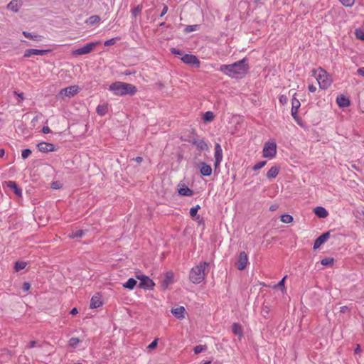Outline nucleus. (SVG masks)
I'll list each match as a JSON object with an SVG mask.
<instances>
[{"mask_svg":"<svg viewBox=\"0 0 364 364\" xmlns=\"http://www.w3.org/2000/svg\"><path fill=\"white\" fill-rule=\"evenodd\" d=\"M31 153H32V151L30 149H26L23 150L22 153H21L22 159H27L31 154Z\"/></svg>","mask_w":364,"mask_h":364,"instance_id":"37998d69","label":"nucleus"},{"mask_svg":"<svg viewBox=\"0 0 364 364\" xmlns=\"http://www.w3.org/2000/svg\"><path fill=\"white\" fill-rule=\"evenodd\" d=\"M308 89L310 92H314L316 90V87L314 85H309Z\"/></svg>","mask_w":364,"mask_h":364,"instance_id":"bf43d9fd","label":"nucleus"},{"mask_svg":"<svg viewBox=\"0 0 364 364\" xmlns=\"http://www.w3.org/2000/svg\"><path fill=\"white\" fill-rule=\"evenodd\" d=\"M333 258L326 257L321 259V263L324 266H331L333 264Z\"/></svg>","mask_w":364,"mask_h":364,"instance_id":"c9c22d12","label":"nucleus"},{"mask_svg":"<svg viewBox=\"0 0 364 364\" xmlns=\"http://www.w3.org/2000/svg\"><path fill=\"white\" fill-rule=\"evenodd\" d=\"M142 10V5H138L132 10V14L134 17H136L139 15Z\"/></svg>","mask_w":364,"mask_h":364,"instance_id":"4c0bfd02","label":"nucleus"},{"mask_svg":"<svg viewBox=\"0 0 364 364\" xmlns=\"http://www.w3.org/2000/svg\"><path fill=\"white\" fill-rule=\"evenodd\" d=\"M158 344V338L154 339L147 347L149 350H153L156 348Z\"/></svg>","mask_w":364,"mask_h":364,"instance_id":"de8ad7c7","label":"nucleus"},{"mask_svg":"<svg viewBox=\"0 0 364 364\" xmlns=\"http://www.w3.org/2000/svg\"><path fill=\"white\" fill-rule=\"evenodd\" d=\"M277 154V144L274 140L268 141L265 143L263 148V156L266 158H273Z\"/></svg>","mask_w":364,"mask_h":364,"instance_id":"39448f33","label":"nucleus"},{"mask_svg":"<svg viewBox=\"0 0 364 364\" xmlns=\"http://www.w3.org/2000/svg\"><path fill=\"white\" fill-rule=\"evenodd\" d=\"M330 237V232H326L323 233L321 235H320L318 237L316 238L314 243V249H318L320 247L321 245H322L324 242H326L328 239Z\"/></svg>","mask_w":364,"mask_h":364,"instance_id":"4468645a","label":"nucleus"},{"mask_svg":"<svg viewBox=\"0 0 364 364\" xmlns=\"http://www.w3.org/2000/svg\"><path fill=\"white\" fill-rule=\"evenodd\" d=\"M200 208L199 205H196L195 207H193L190 210V215L191 218H194L197 216V213L198 210Z\"/></svg>","mask_w":364,"mask_h":364,"instance_id":"58836bf2","label":"nucleus"},{"mask_svg":"<svg viewBox=\"0 0 364 364\" xmlns=\"http://www.w3.org/2000/svg\"><path fill=\"white\" fill-rule=\"evenodd\" d=\"M191 143L193 145H195L197 147V149L200 151L208 149V146L207 143L204 140L200 139L199 138H193V140L191 141Z\"/></svg>","mask_w":364,"mask_h":364,"instance_id":"2eb2a0df","label":"nucleus"},{"mask_svg":"<svg viewBox=\"0 0 364 364\" xmlns=\"http://www.w3.org/2000/svg\"><path fill=\"white\" fill-rule=\"evenodd\" d=\"M312 72L321 89H327L331 85V79L326 70L320 68L318 70H313Z\"/></svg>","mask_w":364,"mask_h":364,"instance_id":"20e7f679","label":"nucleus"},{"mask_svg":"<svg viewBox=\"0 0 364 364\" xmlns=\"http://www.w3.org/2000/svg\"><path fill=\"white\" fill-rule=\"evenodd\" d=\"M173 282V273L172 272H166L164 276V278L162 281V287L164 288H167Z\"/></svg>","mask_w":364,"mask_h":364,"instance_id":"f3484780","label":"nucleus"},{"mask_svg":"<svg viewBox=\"0 0 364 364\" xmlns=\"http://www.w3.org/2000/svg\"><path fill=\"white\" fill-rule=\"evenodd\" d=\"M30 287H31V285H30V284L28 282H24L23 284V289L24 291H28Z\"/></svg>","mask_w":364,"mask_h":364,"instance_id":"864d4df0","label":"nucleus"},{"mask_svg":"<svg viewBox=\"0 0 364 364\" xmlns=\"http://www.w3.org/2000/svg\"><path fill=\"white\" fill-rule=\"evenodd\" d=\"M186 309L183 306H179L176 309H171V313L178 319L183 318L185 317Z\"/></svg>","mask_w":364,"mask_h":364,"instance_id":"412c9836","label":"nucleus"},{"mask_svg":"<svg viewBox=\"0 0 364 364\" xmlns=\"http://www.w3.org/2000/svg\"><path fill=\"white\" fill-rule=\"evenodd\" d=\"M109 90L113 91L115 95L119 96L126 95H133L137 91L134 85L119 81L112 83L109 85Z\"/></svg>","mask_w":364,"mask_h":364,"instance_id":"f03ea898","label":"nucleus"},{"mask_svg":"<svg viewBox=\"0 0 364 364\" xmlns=\"http://www.w3.org/2000/svg\"><path fill=\"white\" fill-rule=\"evenodd\" d=\"M18 97H19L21 100H23V93L18 94Z\"/></svg>","mask_w":364,"mask_h":364,"instance_id":"774afa93","label":"nucleus"},{"mask_svg":"<svg viewBox=\"0 0 364 364\" xmlns=\"http://www.w3.org/2000/svg\"><path fill=\"white\" fill-rule=\"evenodd\" d=\"M38 149L43 153L55 151L54 144L48 142H41L37 145Z\"/></svg>","mask_w":364,"mask_h":364,"instance_id":"f8f14e48","label":"nucleus"},{"mask_svg":"<svg viewBox=\"0 0 364 364\" xmlns=\"http://www.w3.org/2000/svg\"><path fill=\"white\" fill-rule=\"evenodd\" d=\"M26 266V262L23 261H18L15 263L14 269L16 272H18L21 269H23Z\"/></svg>","mask_w":364,"mask_h":364,"instance_id":"473e14b6","label":"nucleus"},{"mask_svg":"<svg viewBox=\"0 0 364 364\" xmlns=\"http://www.w3.org/2000/svg\"><path fill=\"white\" fill-rule=\"evenodd\" d=\"M23 35L29 39L33 40V41H41V36L38 35H33L31 33L23 31Z\"/></svg>","mask_w":364,"mask_h":364,"instance_id":"7c9ffc66","label":"nucleus"},{"mask_svg":"<svg viewBox=\"0 0 364 364\" xmlns=\"http://www.w3.org/2000/svg\"><path fill=\"white\" fill-rule=\"evenodd\" d=\"M208 265V262H202L193 267L189 274L190 280L193 284H200L205 279V269Z\"/></svg>","mask_w":364,"mask_h":364,"instance_id":"7ed1b4c3","label":"nucleus"},{"mask_svg":"<svg viewBox=\"0 0 364 364\" xmlns=\"http://www.w3.org/2000/svg\"><path fill=\"white\" fill-rule=\"evenodd\" d=\"M108 111V105L102 104L97 107L96 112L100 116H105Z\"/></svg>","mask_w":364,"mask_h":364,"instance_id":"393cba45","label":"nucleus"},{"mask_svg":"<svg viewBox=\"0 0 364 364\" xmlns=\"http://www.w3.org/2000/svg\"><path fill=\"white\" fill-rule=\"evenodd\" d=\"M136 284V280L134 278H130L127 282L123 284V287L128 289H133Z\"/></svg>","mask_w":364,"mask_h":364,"instance_id":"c85d7f7f","label":"nucleus"},{"mask_svg":"<svg viewBox=\"0 0 364 364\" xmlns=\"http://www.w3.org/2000/svg\"><path fill=\"white\" fill-rule=\"evenodd\" d=\"M215 162H214V169L216 171L220 167V164L223 160V149L220 144L216 143L215 144Z\"/></svg>","mask_w":364,"mask_h":364,"instance_id":"6e6552de","label":"nucleus"},{"mask_svg":"<svg viewBox=\"0 0 364 364\" xmlns=\"http://www.w3.org/2000/svg\"><path fill=\"white\" fill-rule=\"evenodd\" d=\"M336 102L340 107H347L350 105L349 99L343 95L337 97Z\"/></svg>","mask_w":364,"mask_h":364,"instance_id":"6ab92c4d","label":"nucleus"},{"mask_svg":"<svg viewBox=\"0 0 364 364\" xmlns=\"http://www.w3.org/2000/svg\"><path fill=\"white\" fill-rule=\"evenodd\" d=\"M266 164H267V161H259V162H258L257 164H256L253 166L252 169H253L254 171H258V170H259L260 168H262V167H264V166L266 165Z\"/></svg>","mask_w":364,"mask_h":364,"instance_id":"79ce46f5","label":"nucleus"},{"mask_svg":"<svg viewBox=\"0 0 364 364\" xmlns=\"http://www.w3.org/2000/svg\"><path fill=\"white\" fill-rule=\"evenodd\" d=\"M78 86L72 85L60 90L59 95L61 96H65L68 97H73L78 92Z\"/></svg>","mask_w":364,"mask_h":364,"instance_id":"9d476101","label":"nucleus"},{"mask_svg":"<svg viewBox=\"0 0 364 364\" xmlns=\"http://www.w3.org/2000/svg\"><path fill=\"white\" fill-rule=\"evenodd\" d=\"M5 183L6 184L7 187L10 188L11 189H12L14 191V193L16 196H21V194H22L21 189L18 187L16 182L12 181H6Z\"/></svg>","mask_w":364,"mask_h":364,"instance_id":"aec40b11","label":"nucleus"},{"mask_svg":"<svg viewBox=\"0 0 364 364\" xmlns=\"http://www.w3.org/2000/svg\"><path fill=\"white\" fill-rule=\"evenodd\" d=\"M116 39H117V38H114L109 39V40H107V41H106L105 42L104 45L105 46H112V45H114L116 43Z\"/></svg>","mask_w":364,"mask_h":364,"instance_id":"09e8293b","label":"nucleus"},{"mask_svg":"<svg viewBox=\"0 0 364 364\" xmlns=\"http://www.w3.org/2000/svg\"><path fill=\"white\" fill-rule=\"evenodd\" d=\"M136 279L140 281L139 287L144 289H152L154 287V282L147 276L139 274L136 276Z\"/></svg>","mask_w":364,"mask_h":364,"instance_id":"423d86ee","label":"nucleus"},{"mask_svg":"<svg viewBox=\"0 0 364 364\" xmlns=\"http://www.w3.org/2000/svg\"><path fill=\"white\" fill-rule=\"evenodd\" d=\"M314 213L318 217V218H325L328 216V211L323 208V207H321V206H318V207H316L315 209H314Z\"/></svg>","mask_w":364,"mask_h":364,"instance_id":"5701e85b","label":"nucleus"},{"mask_svg":"<svg viewBox=\"0 0 364 364\" xmlns=\"http://www.w3.org/2000/svg\"><path fill=\"white\" fill-rule=\"evenodd\" d=\"M181 60L187 65H194L196 68L200 67V63L198 58L194 55L185 54L182 56Z\"/></svg>","mask_w":364,"mask_h":364,"instance_id":"1a4fd4ad","label":"nucleus"},{"mask_svg":"<svg viewBox=\"0 0 364 364\" xmlns=\"http://www.w3.org/2000/svg\"><path fill=\"white\" fill-rule=\"evenodd\" d=\"M199 28V26L196 24V25H191V26H187L186 28H185V31L186 33H190V32H192V31H197Z\"/></svg>","mask_w":364,"mask_h":364,"instance_id":"a19ab883","label":"nucleus"},{"mask_svg":"<svg viewBox=\"0 0 364 364\" xmlns=\"http://www.w3.org/2000/svg\"><path fill=\"white\" fill-rule=\"evenodd\" d=\"M200 169V173L203 176H210L212 174V168L210 165L205 162H200L198 164Z\"/></svg>","mask_w":364,"mask_h":364,"instance_id":"ddd939ff","label":"nucleus"},{"mask_svg":"<svg viewBox=\"0 0 364 364\" xmlns=\"http://www.w3.org/2000/svg\"><path fill=\"white\" fill-rule=\"evenodd\" d=\"M101 18L99 16L97 15H93V16H91L90 18H88L85 23H87V24H90V25H94L95 23H97L100 21Z\"/></svg>","mask_w":364,"mask_h":364,"instance_id":"c756f323","label":"nucleus"},{"mask_svg":"<svg viewBox=\"0 0 364 364\" xmlns=\"http://www.w3.org/2000/svg\"><path fill=\"white\" fill-rule=\"evenodd\" d=\"M248 263V257L245 252H241L238 257L237 267L239 270H243L246 268Z\"/></svg>","mask_w":364,"mask_h":364,"instance_id":"9b49d317","label":"nucleus"},{"mask_svg":"<svg viewBox=\"0 0 364 364\" xmlns=\"http://www.w3.org/2000/svg\"><path fill=\"white\" fill-rule=\"evenodd\" d=\"M100 44V42H91L87 43L83 47H81L73 51V55H80L90 53L91 51L94 50V48Z\"/></svg>","mask_w":364,"mask_h":364,"instance_id":"0eeeda50","label":"nucleus"},{"mask_svg":"<svg viewBox=\"0 0 364 364\" xmlns=\"http://www.w3.org/2000/svg\"><path fill=\"white\" fill-rule=\"evenodd\" d=\"M300 107V102L295 97L292 99L291 102V115L294 119L297 118L298 109Z\"/></svg>","mask_w":364,"mask_h":364,"instance_id":"a211bd4d","label":"nucleus"},{"mask_svg":"<svg viewBox=\"0 0 364 364\" xmlns=\"http://www.w3.org/2000/svg\"><path fill=\"white\" fill-rule=\"evenodd\" d=\"M355 35L358 38L363 40L364 41V33L362 31H356Z\"/></svg>","mask_w":364,"mask_h":364,"instance_id":"8fccbe9b","label":"nucleus"},{"mask_svg":"<svg viewBox=\"0 0 364 364\" xmlns=\"http://www.w3.org/2000/svg\"><path fill=\"white\" fill-rule=\"evenodd\" d=\"M171 53H173V54H175V55H183V51L179 50H178V49H176V48H171Z\"/></svg>","mask_w":364,"mask_h":364,"instance_id":"3c124183","label":"nucleus"},{"mask_svg":"<svg viewBox=\"0 0 364 364\" xmlns=\"http://www.w3.org/2000/svg\"><path fill=\"white\" fill-rule=\"evenodd\" d=\"M134 160L136 161L137 163L140 164L143 161V159L141 156H137L135 159H134Z\"/></svg>","mask_w":364,"mask_h":364,"instance_id":"0e129e2a","label":"nucleus"},{"mask_svg":"<svg viewBox=\"0 0 364 364\" xmlns=\"http://www.w3.org/2000/svg\"><path fill=\"white\" fill-rule=\"evenodd\" d=\"M102 302L100 299V297L97 295H95L91 299L90 307L91 309H96L102 306Z\"/></svg>","mask_w":364,"mask_h":364,"instance_id":"4be33fe9","label":"nucleus"},{"mask_svg":"<svg viewBox=\"0 0 364 364\" xmlns=\"http://www.w3.org/2000/svg\"><path fill=\"white\" fill-rule=\"evenodd\" d=\"M85 235V232L82 230H76L69 235L70 238L82 237Z\"/></svg>","mask_w":364,"mask_h":364,"instance_id":"72a5a7b5","label":"nucleus"},{"mask_svg":"<svg viewBox=\"0 0 364 364\" xmlns=\"http://www.w3.org/2000/svg\"><path fill=\"white\" fill-rule=\"evenodd\" d=\"M279 167L274 166H272L267 173V177L269 179L274 178L279 173Z\"/></svg>","mask_w":364,"mask_h":364,"instance_id":"b1692460","label":"nucleus"},{"mask_svg":"<svg viewBox=\"0 0 364 364\" xmlns=\"http://www.w3.org/2000/svg\"><path fill=\"white\" fill-rule=\"evenodd\" d=\"M36 341H31L29 343L28 346H29V348H34L36 346Z\"/></svg>","mask_w":364,"mask_h":364,"instance_id":"680f3d73","label":"nucleus"},{"mask_svg":"<svg viewBox=\"0 0 364 364\" xmlns=\"http://www.w3.org/2000/svg\"><path fill=\"white\" fill-rule=\"evenodd\" d=\"M70 314H72V315H75V314H77L78 313V310H77V308H75H75H73V309L70 311Z\"/></svg>","mask_w":364,"mask_h":364,"instance_id":"e2e57ef3","label":"nucleus"},{"mask_svg":"<svg viewBox=\"0 0 364 364\" xmlns=\"http://www.w3.org/2000/svg\"><path fill=\"white\" fill-rule=\"evenodd\" d=\"M269 311H270L269 306L266 305L265 304H264L263 307H262V315L264 317H266L267 315L269 314Z\"/></svg>","mask_w":364,"mask_h":364,"instance_id":"49530a36","label":"nucleus"},{"mask_svg":"<svg viewBox=\"0 0 364 364\" xmlns=\"http://www.w3.org/2000/svg\"><path fill=\"white\" fill-rule=\"evenodd\" d=\"M347 311H348V307L346 306H343L340 308V311L341 313H346Z\"/></svg>","mask_w":364,"mask_h":364,"instance_id":"052dcab7","label":"nucleus"},{"mask_svg":"<svg viewBox=\"0 0 364 364\" xmlns=\"http://www.w3.org/2000/svg\"><path fill=\"white\" fill-rule=\"evenodd\" d=\"M232 331L235 335L239 336L240 337L242 336V329L240 324L234 323L232 326Z\"/></svg>","mask_w":364,"mask_h":364,"instance_id":"a878e982","label":"nucleus"},{"mask_svg":"<svg viewBox=\"0 0 364 364\" xmlns=\"http://www.w3.org/2000/svg\"><path fill=\"white\" fill-rule=\"evenodd\" d=\"M178 193L184 196H191L193 194V191L188 187L184 186L178 189Z\"/></svg>","mask_w":364,"mask_h":364,"instance_id":"cd10ccee","label":"nucleus"},{"mask_svg":"<svg viewBox=\"0 0 364 364\" xmlns=\"http://www.w3.org/2000/svg\"><path fill=\"white\" fill-rule=\"evenodd\" d=\"M287 97L284 95H281L279 97V102L282 103V104H286L287 102Z\"/></svg>","mask_w":364,"mask_h":364,"instance_id":"603ef678","label":"nucleus"},{"mask_svg":"<svg viewBox=\"0 0 364 364\" xmlns=\"http://www.w3.org/2000/svg\"><path fill=\"white\" fill-rule=\"evenodd\" d=\"M286 278H287V276L284 277L283 279L281 281H279L277 285L274 286V288L279 287L282 289V291H284L285 289L284 282H285Z\"/></svg>","mask_w":364,"mask_h":364,"instance_id":"c03bdc74","label":"nucleus"},{"mask_svg":"<svg viewBox=\"0 0 364 364\" xmlns=\"http://www.w3.org/2000/svg\"><path fill=\"white\" fill-rule=\"evenodd\" d=\"M357 73L358 74L364 77V67L358 68Z\"/></svg>","mask_w":364,"mask_h":364,"instance_id":"4d7b16f0","label":"nucleus"},{"mask_svg":"<svg viewBox=\"0 0 364 364\" xmlns=\"http://www.w3.org/2000/svg\"><path fill=\"white\" fill-rule=\"evenodd\" d=\"M203 119L204 122H211L214 119V114L212 112L208 111L204 114Z\"/></svg>","mask_w":364,"mask_h":364,"instance_id":"2f4dec72","label":"nucleus"},{"mask_svg":"<svg viewBox=\"0 0 364 364\" xmlns=\"http://www.w3.org/2000/svg\"><path fill=\"white\" fill-rule=\"evenodd\" d=\"M4 154V150L2 149H0V157H2Z\"/></svg>","mask_w":364,"mask_h":364,"instance_id":"338daca9","label":"nucleus"},{"mask_svg":"<svg viewBox=\"0 0 364 364\" xmlns=\"http://www.w3.org/2000/svg\"><path fill=\"white\" fill-rule=\"evenodd\" d=\"M167 11H168V6L164 5L160 16L161 17L164 16L167 13Z\"/></svg>","mask_w":364,"mask_h":364,"instance_id":"13d9d810","label":"nucleus"},{"mask_svg":"<svg viewBox=\"0 0 364 364\" xmlns=\"http://www.w3.org/2000/svg\"><path fill=\"white\" fill-rule=\"evenodd\" d=\"M51 187L53 189H59L60 188L58 182H53L51 184Z\"/></svg>","mask_w":364,"mask_h":364,"instance_id":"5fc2aeb1","label":"nucleus"},{"mask_svg":"<svg viewBox=\"0 0 364 364\" xmlns=\"http://www.w3.org/2000/svg\"><path fill=\"white\" fill-rule=\"evenodd\" d=\"M48 52V50H38V49H33V48L27 49L25 51L23 57L24 58H29V57H31L32 55H44L46 53H47Z\"/></svg>","mask_w":364,"mask_h":364,"instance_id":"dca6fc26","label":"nucleus"},{"mask_svg":"<svg viewBox=\"0 0 364 364\" xmlns=\"http://www.w3.org/2000/svg\"><path fill=\"white\" fill-rule=\"evenodd\" d=\"M42 132H43V134H48V133H50V128H49L48 127L45 126V127H43V129H42Z\"/></svg>","mask_w":364,"mask_h":364,"instance_id":"6e6d98bb","label":"nucleus"},{"mask_svg":"<svg viewBox=\"0 0 364 364\" xmlns=\"http://www.w3.org/2000/svg\"><path fill=\"white\" fill-rule=\"evenodd\" d=\"M340 2L346 7H350L354 4V0H339Z\"/></svg>","mask_w":364,"mask_h":364,"instance_id":"a18cd8bd","label":"nucleus"},{"mask_svg":"<svg viewBox=\"0 0 364 364\" xmlns=\"http://www.w3.org/2000/svg\"><path fill=\"white\" fill-rule=\"evenodd\" d=\"M207 350V346L205 345H198L196 346L193 350L196 354H199L203 351H205Z\"/></svg>","mask_w":364,"mask_h":364,"instance_id":"e433bc0d","label":"nucleus"},{"mask_svg":"<svg viewBox=\"0 0 364 364\" xmlns=\"http://www.w3.org/2000/svg\"><path fill=\"white\" fill-rule=\"evenodd\" d=\"M361 351L360 347L359 345L357 346L356 348L355 349V353H358Z\"/></svg>","mask_w":364,"mask_h":364,"instance_id":"69168bd1","label":"nucleus"},{"mask_svg":"<svg viewBox=\"0 0 364 364\" xmlns=\"http://www.w3.org/2000/svg\"><path fill=\"white\" fill-rule=\"evenodd\" d=\"M281 221L284 223H290L293 221V217L289 214H284L281 216Z\"/></svg>","mask_w":364,"mask_h":364,"instance_id":"f704fd0d","label":"nucleus"},{"mask_svg":"<svg viewBox=\"0 0 364 364\" xmlns=\"http://www.w3.org/2000/svg\"><path fill=\"white\" fill-rule=\"evenodd\" d=\"M249 65L247 58H243L230 65H220L219 70L224 74L235 78L242 77L248 70Z\"/></svg>","mask_w":364,"mask_h":364,"instance_id":"f257e3e1","label":"nucleus"},{"mask_svg":"<svg viewBox=\"0 0 364 364\" xmlns=\"http://www.w3.org/2000/svg\"><path fill=\"white\" fill-rule=\"evenodd\" d=\"M7 9L11 10L12 11L17 13L19 11V6L18 4V0H12L11 1L8 5Z\"/></svg>","mask_w":364,"mask_h":364,"instance_id":"bb28decb","label":"nucleus"},{"mask_svg":"<svg viewBox=\"0 0 364 364\" xmlns=\"http://www.w3.org/2000/svg\"><path fill=\"white\" fill-rule=\"evenodd\" d=\"M80 342V339L77 338H71L69 341V345L75 348Z\"/></svg>","mask_w":364,"mask_h":364,"instance_id":"ea45409f","label":"nucleus"}]
</instances>
